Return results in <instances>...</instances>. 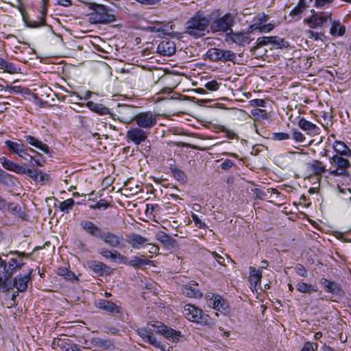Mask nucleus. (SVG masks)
Instances as JSON below:
<instances>
[{
    "mask_svg": "<svg viewBox=\"0 0 351 351\" xmlns=\"http://www.w3.org/2000/svg\"><path fill=\"white\" fill-rule=\"evenodd\" d=\"M136 332L145 342L160 351H170L169 349L173 348V344L186 340L180 331L160 321H151L147 324V328H138Z\"/></svg>",
    "mask_w": 351,
    "mask_h": 351,
    "instance_id": "f257e3e1",
    "label": "nucleus"
},
{
    "mask_svg": "<svg viewBox=\"0 0 351 351\" xmlns=\"http://www.w3.org/2000/svg\"><path fill=\"white\" fill-rule=\"evenodd\" d=\"M80 226L88 235L103 241L111 247L121 249L125 247L124 238L120 234H117L110 231H104L95 223L88 220L82 221Z\"/></svg>",
    "mask_w": 351,
    "mask_h": 351,
    "instance_id": "f03ea898",
    "label": "nucleus"
},
{
    "mask_svg": "<svg viewBox=\"0 0 351 351\" xmlns=\"http://www.w3.org/2000/svg\"><path fill=\"white\" fill-rule=\"evenodd\" d=\"M91 10L88 14V21L91 24H109L117 21V16L113 13V10L107 5L95 2H84Z\"/></svg>",
    "mask_w": 351,
    "mask_h": 351,
    "instance_id": "7ed1b4c3",
    "label": "nucleus"
},
{
    "mask_svg": "<svg viewBox=\"0 0 351 351\" xmlns=\"http://www.w3.org/2000/svg\"><path fill=\"white\" fill-rule=\"evenodd\" d=\"M210 24V19L198 11L186 23V32L193 38H197L202 36L200 32H205Z\"/></svg>",
    "mask_w": 351,
    "mask_h": 351,
    "instance_id": "20e7f679",
    "label": "nucleus"
},
{
    "mask_svg": "<svg viewBox=\"0 0 351 351\" xmlns=\"http://www.w3.org/2000/svg\"><path fill=\"white\" fill-rule=\"evenodd\" d=\"M185 315L189 321L199 324L202 326H206L213 328L215 326L213 319L207 314L203 313V311L197 306L186 304L184 307Z\"/></svg>",
    "mask_w": 351,
    "mask_h": 351,
    "instance_id": "39448f33",
    "label": "nucleus"
},
{
    "mask_svg": "<svg viewBox=\"0 0 351 351\" xmlns=\"http://www.w3.org/2000/svg\"><path fill=\"white\" fill-rule=\"evenodd\" d=\"M135 121L138 128L144 129H149L154 127L157 119L156 115L151 111L143 112H132L130 117V121Z\"/></svg>",
    "mask_w": 351,
    "mask_h": 351,
    "instance_id": "423d86ee",
    "label": "nucleus"
},
{
    "mask_svg": "<svg viewBox=\"0 0 351 351\" xmlns=\"http://www.w3.org/2000/svg\"><path fill=\"white\" fill-rule=\"evenodd\" d=\"M43 8L40 11L41 15L38 17V21H32L27 19L26 14L22 12V16L25 26L29 28H38L41 26H46L49 28V31L55 34L51 25L47 24L46 15L47 14L49 0H42Z\"/></svg>",
    "mask_w": 351,
    "mask_h": 351,
    "instance_id": "0eeeda50",
    "label": "nucleus"
},
{
    "mask_svg": "<svg viewBox=\"0 0 351 351\" xmlns=\"http://www.w3.org/2000/svg\"><path fill=\"white\" fill-rule=\"evenodd\" d=\"M208 304L214 309L220 311L223 314H228L230 312V306L228 302L221 295L209 293L206 295Z\"/></svg>",
    "mask_w": 351,
    "mask_h": 351,
    "instance_id": "6e6552de",
    "label": "nucleus"
},
{
    "mask_svg": "<svg viewBox=\"0 0 351 351\" xmlns=\"http://www.w3.org/2000/svg\"><path fill=\"white\" fill-rule=\"evenodd\" d=\"M234 24V19L231 13L225 14L221 18L216 19L210 24V29L213 32H228Z\"/></svg>",
    "mask_w": 351,
    "mask_h": 351,
    "instance_id": "1a4fd4ad",
    "label": "nucleus"
},
{
    "mask_svg": "<svg viewBox=\"0 0 351 351\" xmlns=\"http://www.w3.org/2000/svg\"><path fill=\"white\" fill-rule=\"evenodd\" d=\"M307 23L311 28H316L317 27L326 28L332 22L331 13H322L320 14H313L308 19H306Z\"/></svg>",
    "mask_w": 351,
    "mask_h": 351,
    "instance_id": "9d476101",
    "label": "nucleus"
},
{
    "mask_svg": "<svg viewBox=\"0 0 351 351\" xmlns=\"http://www.w3.org/2000/svg\"><path fill=\"white\" fill-rule=\"evenodd\" d=\"M128 142L132 141L136 145H140L147 138V133L140 128H132L126 132Z\"/></svg>",
    "mask_w": 351,
    "mask_h": 351,
    "instance_id": "9b49d317",
    "label": "nucleus"
},
{
    "mask_svg": "<svg viewBox=\"0 0 351 351\" xmlns=\"http://www.w3.org/2000/svg\"><path fill=\"white\" fill-rule=\"evenodd\" d=\"M24 138L27 143L42 151L43 152L48 155L49 157H53L54 152L52 151L47 144L43 143L38 138L31 135L24 136Z\"/></svg>",
    "mask_w": 351,
    "mask_h": 351,
    "instance_id": "f8f14e48",
    "label": "nucleus"
},
{
    "mask_svg": "<svg viewBox=\"0 0 351 351\" xmlns=\"http://www.w3.org/2000/svg\"><path fill=\"white\" fill-rule=\"evenodd\" d=\"M320 284L328 293H330L340 298L344 294V292L341 289V286L335 281L322 278L320 280Z\"/></svg>",
    "mask_w": 351,
    "mask_h": 351,
    "instance_id": "ddd939ff",
    "label": "nucleus"
},
{
    "mask_svg": "<svg viewBox=\"0 0 351 351\" xmlns=\"http://www.w3.org/2000/svg\"><path fill=\"white\" fill-rule=\"evenodd\" d=\"M95 306L110 313L119 314L121 312V307L110 300L99 299L95 301Z\"/></svg>",
    "mask_w": 351,
    "mask_h": 351,
    "instance_id": "4468645a",
    "label": "nucleus"
},
{
    "mask_svg": "<svg viewBox=\"0 0 351 351\" xmlns=\"http://www.w3.org/2000/svg\"><path fill=\"white\" fill-rule=\"evenodd\" d=\"M156 239L159 241L167 250H174L178 247L177 241L165 232L160 231L156 234Z\"/></svg>",
    "mask_w": 351,
    "mask_h": 351,
    "instance_id": "2eb2a0df",
    "label": "nucleus"
},
{
    "mask_svg": "<svg viewBox=\"0 0 351 351\" xmlns=\"http://www.w3.org/2000/svg\"><path fill=\"white\" fill-rule=\"evenodd\" d=\"M149 239L146 237H142L137 233H132L128 236L127 242L134 249H140L143 245L147 243Z\"/></svg>",
    "mask_w": 351,
    "mask_h": 351,
    "instance_id": "dca6fc26",
    "label": "nucleus"
},
{
    "mask_svg": "<svg viewBox=\"0 0 351 351\" xmlns=\"http://www.w3.org/2000/svg\"><path fill=\"white\" fill-rule=\"evenodd\" d=\"M332 148L336 153L335 155L351 158V149L343 141H335Z\"/></svg>",
    "mask_w": 351,
    "mask_h": 351,
    "instance_id": "f3484780",
    "label": "nucleus"
},
{
    "mask_svg": "<svg viewBox=\"0 0 351 351\" xmlns=\"http://www.w3.org/2000/svg\"><path fill=\"white\" fill-rule=\"evenodd\" d=\"M308 6L306 0H299L297 5L291 10L289 15L292 16L293 21H298L301 19L302 12Z\"/></svg>",
    "mask_w": 351,
    "mask_h": 351,
    "instance_id": "a211bd4d",
    "label": "nucleus"
},
{
    "mask_svg": "<svg viewBox=\"0 0 351 351\" xmlns=\"http://www.w3.org/2000/svg\"><path fill=\"white\" fill-rule=\"evenodd\" d=\"M0 162L3 168L8 171H14L18 174H21V172H24V171L22 170L24 163L22 165L15 163L4 156L0 158Z\"/></svg>",
    "mask_w": 351,
    "mask_h": 351,
    "instance_id": "6ab92c4d",
    "label": "nucleus"
},
{
    "mask_svg": "<svg viewBox=\"0 0 351 351\" xmlns=\"http://www.w3.org/2000/svg\"><path fill=\"white\" fill-rule=\"evenodd\" d=\"M5 145L10 153L23 157L24 144L21 140H18V142L8 140L5 141Z\"/></svg>",
    "mask_w": 351,
    "mask_h": 351,
    "instance_id": "aec40b11",
    "label": "nucleus"
},
{
    "mask_svg": "<svg viewBox=\"0 0 351 351\" xmlns=\"http://www.w3.org/2000/svg\"><path fill=\"white\" fill-rule=\"evenodd\" d=\"M157 51L162 56H171L176 51V45L173 42H162L158 45Z\"/></svg>",
    "mask_w": 351,
    "mask_h": 351,
    "instance_id": "412c9836",
    "label": "nucleus"
},
{
    "mask_svg": "<svg viewBox=\"0 0 351 351\" xmlns=\"http://www.w3.org/2000/svg\"><path fill=\"white\" fill-rule=\"evenodd\" d=\"M86 106L90 110L99 115H112L110 109L101 104L95 103L92 101H88L86 103Z\"/></svg>",
    "mask_w": 351,
    "mask_h": 351,
    "instance_id": "4be33fe9",
    "label": "nucleus"
},
{
    "mask_svg": "<svg viewBox=\"0 0 351 351\" xmlns=\"http://www.w3.org/2000/svg\"><path fill=\"white\" fill-rule=\"evenodd\" d=\"M249 281L251 287L256 288L258 285H261L262 278V269H256L254 267L250 266Z\"/></svg>",
    "mask_w": 351,
    "mask_h": 351,
    "instance_id": "5701e85b",
    "label": "nucleus"
},
{
    "mask_svg": "<svg viewBox=\"0 0 351 351\" xmlns=\"http://www.w3.org/2000/svg\"><path fill=\"white\" fill-rule=\"evenodd\" d=\"M296 289L305 294H311L313 292L318 291V287L316 285L308 284L303 281H300L296 285Z\"/></svg>",
    "mask_w": 351,
    "mask_h": 351,
    "instance_id": "b1692460",
    "label": "nucleus"
},
{
    "mask_svg": "<svg viewBox=\"0 0 351 351\" xmlns=\"http://www.w3.org/2000/svg\"><path fill=\"white\" fill-rule=\"evenodd\" d=\"M14 281L16 282V289L17 292H25L27 289V285L29 281L27 276H23L19 274L14 278Z\"/></svg>",
    "mask_w": 351,
    "mask_h": 351,
    "instance_id": "393cba45",
    "label": "nucleus"
},
{
    "mask_svg": "<svg viewBox=\"0 0 351 351\" xmlns=\"http://www.w3.org/2000/svg\"><path fill=\"white\" fill-rule=\"evenodd\" d=\"M345 156H340L337 155H334L332 157L330 158V163H334L337 165L338 169H346L350 167V161L344 158Z\"/></svg>",
    "mask_w": 351,
    "mask_h": 351,
    "instance_id": "a878e982",
    "label": "nucleus"
},
{
    "mask_svg": "<svg viewBox=\"0 0 351 351\" xmlns=\"http://www.w3.org/2000/svg\"><path fill=\"white\" fill-rule=\"evenodd\" d=\"M331 23L330 34L333 36H343L346 33V27L341 25L339 21H334Z\"/></svg>",
    "mask_w": 351,
    "mask_h": 351,
    "instance_id": "bb28decb",
    "label": "nucleus"
},
{
    "mask_svg": "<svg viewBox=\"0 0 351 351\" xmlns=\"http://www.w3.org/2000/svg\"><path fill=\"white\" fill-rule=\"evenodd\" d=\"M153 261H149V259H144L137 256H133L129 261L128 265L135 269H138L145 265H151Z\"/></svg>",
    "mask_w": 351,
    "mask_h": 351,
    "instance_id": "cd10ccee",
    "label": "nucleus"
},
{
    "mask_svg": "<svg viewBox=\"0 0 351 351\" xmlns=\"http://www.w3.org/2000/svg\"><path fill=\"white\" fill-rule=\"evenodd\" d=\"M195 285H186L183 289V294L189 298H200L202 297V293L200 291L194 287Z\"/></svg>",
    "mask_w": 351,
    "mask_h": 351,
    "instance_id": "c85d7f7f",
    "label": "nucleus"
},
{
    "mask_svg": "<svg viewBox=\"0 0 351 351\" xmlns=\"http://www.w3.org/2000/svg\"><path fill=\"white\" fill-rule=\"evenodd\" d=\"M221 55L219 56V61L221 62H232L236 64L237 53L230 51L221 49Z\"/></svg>",
    "mask_w": 351,
    "mask_h": 351,
    "instance_id": "c756f323",
    "label": "nucleus"
},
{
    "mask_svg": "<svg viewBox=\"0 0 351 351\" xmlns=\"http://www.w3.org/2000/svg\"><path fill=\"white\" fill-rule=\"evenodd\" d=\"M298 125L302 130L312 132L315 134H317V130H319L315 124L307 121L304 117L299 120Z\"/></svg>",
    "mask_w": 351,
    "mask_h": 351,
    "instance_id": "7c9ffc66",
    "label": "nucleus"
},
{
    "mask_svg": "<svg viewBox=\"0 0 351 351\" xmlns=\"http://www.w3.org/2000/svg\"><path fill=\"white\" fill-rule=\"evenodd\" d=\"M30 167L34 168L35 167H43L46 162L45 157L39 152H36L35 156H29Z\"/></svg>",
    "mask_w": 351,
    "mask_h": 351,
    "instance_id": "2f4dec72",
    "label": "nucleus"
},
{
    "mask_svg": "<svg viewBox=\"0 0 351 351\" xmlns=\"http://www.w3.org/2000/svg\"><path fill=\"white\" fill-rule=\"evenodd\" d=\"M276 36L259 37L258 38L256 42V45L254 48H260L268 44H271L274 46V44H276Z\"/></svg>",
    "mask_w": 351,
    "mask_h": 351,
    "instance_id": "473e14b6",
    "label": "nucleus"
},
{
    "mask_svg": "<svg viewBox=\"0 0 351 351\" xmlns=\"http://www.w3.org/2000/svg\"><path fill=\"white\" fill-rule=\"evenodd\" d=\"M308 165L311 167L313 173L315 175H321L326 171V167L319 160H313L312 162L308 163Z\"/></svg>",
    "mask_w": 351,
    "mask_h": 351,
    "instance_id": "72a5a7b5",
    "label": "nucleus"
},
{
    "mask_svg": "<svg viewBox=\"0 0 351 351\" xmlns=\"http://www.w3.org/2000/svg\"><path fill=\"white\" fill-rule=\"evenodd\" d=\"M12 214L17 215L19 217L24 219L25 213L22 210L21 206L15 202H10L7 208Z\"/></svg>",
    "mask_w": 351,
    "mask_h": 351,
    "instance_id": "f704fd0d",
    "label": "nucleus"
},
{
    "mask_svg": "<svg viewBox=\"0 0 351 351\" xmlns=\"http://www.w3.org/2000/svg\"><path fill=\"white\" fill-rule=\"evenodd\" d=\"M170 169L176 180L183 184L187 182V177L183 171L175 166L170 167Z\"/></svg>",
    "mask_w": 351,
    "mask_h": 351,
    "instance_id": "c9c22d12",
    "label": "nucleus"
},
{
    "mask_svg": "<svg viewBox=\"0 0 351 351\" xmlns=\"http://www.w3.org/2000/svg\"><path fill=\"white\" fill-rule=\"evenodd\" d=\"M220 51V48H210L207 51L205 56L212 62H219V56L221 55Z\"/></svg>",
    "mask_w": 351,
    "mask_h": 351,
    "instance_id": "e433bc0d",
    "label": "nucleus"
},
{
    "mask_svg": "<svg viewBox=\"0 0 351 351\" xmlns=\"http://www.w3.org/2000/svg\"><path fill=\"white\" fill-rule=\"evenodd\" d=\"M102 264V262L95 260H90L87 261L88 267L99 276H102V269L101 267V265Z\"/></svg>",
    "mask_w": 351,
    "mask_h": 351,
    "instance_id": "4c0bfd02",
    "label": "nucleus"
},
{
    "mask_svg": "<svg viewBox=\"0 0 351 351\" xmlns=\"http://www.w3.org/2000/svg\"><path fill=\"white\" fill-rule=\"evenodd\" d=\"M97 252L106 259H110L112 261H114L115 260V254L117 253V250H110L104 247H99L97 250Z\"/></svg>",
    "mask_w": 351,
    "mask_h": 351,
    "instance_id": "58836bf2",
    "label": "nucleus"
},
{
    "mask_svg": "<svg viewBox=\"0 0 351 351\" xmlns=\"http://www.w3.org/2000/svg\"><path fill=\"white\" fill-rule=\"evenodd\" d=\"M58 276H62L66 280L77 279L75 274L65 267H60L57 272Z\"/></svg>",
    "mask_w": 351,
    "mask_h": 351,
    "instance_id": "ea45409f",
    "label": "nucleus"
},
{
    "mask_svg": "<svg viewBox=\"0 0 351 351\" xmlns=\"http://www.w3.org/2000/svg\"><path fill=\"white\" fill-rule=\"evenodd\" d=\"M75 205V201L72 198L67 199L60 203L59 209L60 211L69 213Z\"/></svg>",
    "mask_w": 351,
    "mask_h": 351,
    "instance_id": "a19ab883",
    "label": "nucleus"
},
{
    "mask_svg": "<svg viewBox=\"0 0 351 351\" xmlns=\"http://www.w3.org/2000/svg\"><path fill=\"white\" fill-rule=\"evenodd\" d=\"M16 263V258H11L8 264V267L5 271V276L7 279H11L12 276L16 272V269L14 267V264Z\"/></svg>",
    "mask_w": 351,
    "mask_h": 351,
    "instance_id": "79ce46f5",
    "label": "nucleus"
},
{
    "mask_svg": "<svg viewBox=\"0 0 351 351\" xmlns=\"http://www.w3.org/2000/svg\"><path fill=\"white\" fill-rule=\"evenodd\" d=\"M27 165L24 163V166L22 170L24 171V172H21V174H26L30 178H32L34 181H38V171L39 170H37L34 168H26Z\"/></svg>",
    "mask_w": 351,
    "mask_h": 351,
    "instance_id": "37998d69",
    "label": "nucleus"
},
{
    "mask_svg": "<svg viewBox=\"0 0 351 351\" xmlns=\"http://www.w3.org/2000/svg\"><path fill=\"white\" fill-rule=\"evenodd\" d=\"M2 69L10 74L20 73L21 70L19 67H17L14 64L10 62H7Z\"/></svg>",
    "mask_w": 351,
    "mask_h": 351,
    "instance_id": "c03bdc74",
    "label": "nucleus"
},
{
    "mask_svg": "<svg viewBox=\"0 0 351 351\" xmlns=\"http://www.w3.org/2000/svg\"><path fill=\"white\" fill-rule=\"evenodd\" d=\"M108 206V203L104 199H101L95 204L89 205V208L93 210H106Z\"/></svg>",
    "mask_w": 351,
    "mask_h": 351,
    "instance_id": "a18cd8bd",
    "label": "nucleus"
},
{
    "mask_svg": "<svg viewBox=\"0 0 351 351\" xmlns=\"http://www.w3.org/2000/svg\"><path fill=\"white\" fill-rule=\"evenodd\" d=\"M120 112L125 115H128L127 119L130 121V117L132 112H136V107L130 105H123L121 107Z\"/></svg>",
    "mask_w": 351,
    "mask_h": 351,
    "instance_id": "49530a36",
    "label": "nucleus"
},
{
    "mask_svg": "<svg viewBox=\"0 0 351 351\" xmlns=\"http://www.w3.org/2000/svg\"><path fill=\"white\" fill-rule=\"evenodd\" d=\"M10 279H7L6 276L4 278V282L3 286L2 292H7L11 289H12L14 287L16 288V282L14 281V279L12 281L10 280Z\"/></svg>",
    "mask_w": 351,
    "mask_h": 351,
    "instance_id": "de8ad7c7",
    "label": "nucleus"
},
{
    "mask_svg": "<svg viewBox=\"0 0 351 351\" xmlns=\"http://www.w3.org/2000/svg\"><path fill=\"white\" fill-rule=\"evenodd\" d=\"M290 138V135L286 132H274L271 139L274 141H283Z\"/></svg>",
    "mask_w": 351,
    "mask_h": 351,
    "instance_id": "09e8293b",
    "label": "nucleus"
},
{
    "mask_svg": "<svg viewBox=\"0 0 351 351\" xmlns=\"http://www.w3.org/2000/svg\"><path fill=\"white\" fill-rule=\"evenodd\" d=\"M295 271L297 273L298 275L302 276V277H307L308 276V271L304 267V266L300 263L296 264L295 267Z\"/></svg>",
    "mask_w": 351,
    "mask_h": 351,
    "instance_id": "8fccbe9b",
    "label": "nucleus"
},
{
    "mask_svg": "<svg viewBox=\"0 0 351 351\" xmlns=\"http://www.w3.org/2000/svg\"><path fill=\"white\" fill-rule=\"evenodd\" d=\"M220 84L216 80H211L205 84L206 90L210 91H216L219 88Z\"/></svg>",
    "mask_w": 351,
    "mask_h": 351,
    "instance_id": "3c124183",
    "label": "nucleus"
},
{
    "mask_svg": "<svg viewBox=\"0 0 351 351\" xmlns=\"http://www.w3.org/2000/svg\"><path fill=\"white\" fill-rule=\"evenodd\" d=\"M274 46L276 49H282L284 48H288L289 47V44L287 41L285 40V38L277 36V39L276 41V44H274Z\"/></svg>",
    "mask_w": 351,
    "mask_h": 351,
    "instance_id": "603ef678",
    "label": "nucleus"
},
{
    "mask_svg": "<svg viewBox=\"0 0 351 351\" xmlns=\"http://www.w3.org/2000/svg\"><path fill=\"white\" fill-rule=\"evenodd\" d=\"M50 176L48 173H44L39 170L38 171V180L37 182H40L41 184H45L49 182Z\"/></svg>",
    "mask_w": 351,
    "mask_h": 351,
    "instance_id": "864d4df0",
    "label": "nucleus"
},
{
    "mask_svg": "<svg viewBox=\"0 0 351 351\" xmlns=\"http://www.w3.org/2000/svg\"><path fill=\"white\" fill-rule=\"evenodd\" d=\"M191 217L196 227L202 229H204L208 227L205 222L202 221L196 214L193 213L191 215Z\"/></svg>",
    "mask_w": 351,
    "mask_h": 351,
    "instance_id": "5fc2aeb1",
    "label": "nucleus"
},
{
    "mask_svg": "<svg viewBox=\"0 0 351 351\" xmlns=\"http://www.w3.org/2000/svg\"><path fill=\"white\" fill-rule=\"evenodd\" d=\"M14 176L5 172V176L3 177L2 180L0 183H2L5 185H12L14 184Z\"/></svg>",
    "mask_w": 351,
    "mask_h": 351,
    "instance_id": "6e6d98bb",
    "label": "nucleus"
},
{
    "mask_svg": "<svg viewBox=\"0 0 351 351\" xmlns=\"http://www.w3.org/2000/svg\"><path fill=\"white\" fill-rule=\"evenodd\" d=\"M318 345L316 343L307 341L304 343L300 351H315L317 350Z\"/></svg>",
    "mask_w": 351,
    "mask_h": 351,
    "instance_id": "4d7b16f0",
    "label": "nucleus"
},
{
    "mask_svg": "<svg viewBox=\"0 0 351 351\" xmlns=\"http://www.w3.org/2000/svg\"><path fill=\"white\" fill-rule=\"evenodd\" d=\"M129 261L130 260L128 257L122 255L121 253L117 251V253L115 254V262L128 265Z\"/></svg>",
    "mask_w": 351,
    "mask_h": 351,
    "instance_id": "13d9d810",
    "label": "nucleus"
},
{
    "mask_svg": "<svg viewBox=\"0 0 351 351\" xmlns=\"http://www.w3.org/2000/svg\"><path fill=\"white\" fill-rule=\"evenodd\" d=\"M275 28L273 23L263 24L259 26V32L261 33H269Z\"/></svg>",
    "mask_w": 351,
    "mask_h": 351,
    "instance_id": "bf43d9fd",
    "label": "nucleus"
},
{
    "mask_svg": "<svg viewBox=\"0 0 351 351\" xmlns=\"http://www.w3.org/2000/svg\"><path fill=\"white\" fill-rule=\"evenodd\" d=\"M293 138L297 142H303L305 140V137L302 133L296 129L293 130Z\"/></svg>",
    "mask_w": 351,
    "mask_h": 351,
    "instance_id": "052dcab7",
    "label": "nucleus"
},
{
    "mask_svg": "<svg viewBox=\"0 0 351 351\" xmlns=\"http://www.w3.org/2000/svg\"><path fill=\"white\" fill-rule=\"evenodd\" d=\"M229 30L230 32H227L225 35V41L228 44L234 43L233 39L235 38V32H234L232 28Z\"/></svg>",
    "mask_w": 351,
    "mask_h": 351,
    "instance_id": "680f3d73",
    "label": "nucleus"
},
{
    "mask_svg": "<svg viewBox=\"0 0 351 351\" xmlns=\"http://www.w3.org/2000/svg\"><path fill=\"white\" fill-rule=\"evenodd\" d=\"M102 269V276H110L113 272V269H112L110 266L104 263L101 265Z\"/></svg>",
    "mask_w": 351,
    "mask_h": 351,
    "instance_id": "e2e57ef3",
    "label": "nucleus"
},
{
    "mask_svg": "<svg viewBox=\"0 0 351 351\" xmlns=\"http://www.w3.org/2000/svg\"><path fill=\"white\" fill-rule=\"evenodd\" d=\"M308 33L309 34L308 38L314 40H319L321 39V36L325 37L324 34L322 32L319 33L310 30Z\"/></svg>",
    "mask_w": 351,
    "mask_h": 351,
    "instance_id": "0e129e2a",
    "label": "nucleus"
},
{
    "mask_svg": "<svg viewBox=\"0 0 351 351\" xmlns=\"http://www.w3.org/2000/svg\"><path fill=\"white\" fill-rule=\"evenodd\" d=\"M243 34H245L243 32H235V38L233 39L234 43L241 46Z\"/></svg>",
    "mask_w": 351,
    "mask_h": 351,
    "instance_id": "69168bd1",
    "label": "nucleus"
},
{
    "mask_svg": "<svg viewBox=\"0 0 351 351\" xmlns=\"http://www.w3.org/2000/svg\"><path fill=\"white\" fill-rule=\"evenodd\" d=\"M234 162L231 160L230 159H226L220 165L221 168L223 170H228L230 169L233 165Z\"/></svg>",
    "mask_w": 351,
    "mask_h": 351,
    "instance_id": "338daca9",
    "label": "nucleus"
},
{
    "mask_svg": "<svg viewBox=\"0 0 351 351\" xmlns=\"http://www.w3.org/2000/svg\"><path fill=\"white\" fill-rule=\"evenodd\" d=\"M251 105L257 107H265L266 101L262 99H255L250 101Z\"/></svg>",
    "mask_w": 351,
    "mask_h": 351,
    "instance_id": "774afa93",
    "label": "nucleus"
}]
</instances>
